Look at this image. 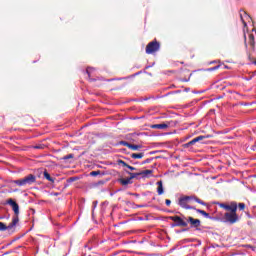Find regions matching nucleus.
<instances>
[{
	"instance_id": "10",
	"label": "nucleus",
	"mask_w": 256,
	"mask_h": 256,
	"mask_svg": "<svg viewBox=\"0 0 256 256\" xmlns=\"http://www.w3.org/2000/svg\"><path fill=\"white\" fill-rule=\"evenodd\" d=\"M118 183L122 185L123 187H127V185H133V180L131 178H119Z\"/></svg>"
},
{
	"instance_id": "38",
	"label": "nucleus",
	"mask_w": 256,
	"mask_h": 256,
	"mask_svg": "<svg viewBox=\"0 0 256 256\" xmlns=\"http://www.w3.org/2000/svg\"><path fill=\"white\" fill-rule=\"evenodd\" d=\"M254 75H256V71H254Z\"/></svg>"
},
{
	"instance_id": "19",
	"label": "nucleus",
	"mask_w": 256,
	"mask_h": 256,
	"mask_svg": "<svg viewBox=\"0 0 256 256\" xmlns=\"http://www.w3.org/2000/svg\"><path fill=\"white\" fill-rule=\"evenodd\" d=\"M142 145H137V144H130L128 149H131V151H139V149H142Z\"/></svg>"
},
{
	"instance_id": "4",
	"label": "nucleus",
	"mask_w": 256,
	"mask_h": 256,
	"mask_svg": "<svg viewBox=\"0 0 256 256\" xmlns=\"http://www.w3.org/2000/svg\"><path fill=\"white\" fill-rule=\"evenodd\" d=\"M170 221H173L172 227H187V217L183 214L181 216H169Z\"/></svg>"
},
{
	"instance_id": "6",
	"label": "nucleus",
	"mask_w": 256,
	"mask_h": 256,
	"mask_svg": "<svg viewBox=\"0 0 256 256\" xmlns=\"http://www.w3.org/2000/svg\"><path fill=\"white\" fill-rule=\"evenodd\" d=\"M224 221L226 223H230V225L237 223L239 221V216H237V211L226 212L224 214Z\"/></svg>"
},
{
	"instance_id": "32",
	"label": "nucleus",
	"mask_w": 256,
	"mask_h": 256,
	"mask_svg": "<svg viewBox=\"0 0 256 256\" xmlns=\"http://www.w3.org/2000/svg\"><path fill=\"white\" fill-rule=\"evenodd\" d=\"M165 204L167 205V207H169V206L171 205V200L166 199V200H165Z\"/></svg>"
},
{
	"instance_id": "25",
	"label": "nucleus",
	"mask_w": 256,
	"mask_h": 256,
	"mask_svg": "<svg viewBox=\"0 0 256 256\" xmlns=\"http://www.w3.org/2000/svg\"><path fill=\"white\" fill-rule=\"evenodd\" d=\"M73 157H75L73 154H68V155L64 156L62 159H63L64 161H67V160H69V159H73Z\"/></svg>"
},
{
	"instance_id": "31",
	"label": "nucleus",
	"mask_w": 256,
	"mask_h": 256,
	"mask_svg": "<svg viewBox=\"0 0 256 256\" xmlns=\"http://www.w3.org/2000/svg\"><path fill=\"white\" fill-rule=\"evenodd\" d=\"M244 45H245V47H246V49H247V34H245L244 33Z\"/></svg>"
},
{
	"instance_id": "33",
	"label": "nucleus",
	"mask_w": 256,
	"mask_h": 256,
	"mask_svg": "<svg viewBox=\"0 0 256 256\" xmlns=\"http://www.w3.org/2000/svg\"><path fill=\"white\" fill-rule=\"evenodd\" d=\"M144 163H149V159H146V160L144 161Z\"/></svg>"
},
{
	"instance_id": "24",
	"label": "nucleus",
	"mask_w": 256,
	"mask_h": 256,
	"mask_svg": "<svg viewBox=\"0 0 256 256\" xmlns=\"http://www.w3.org/2000/svg\"><path fill=\"white\" fill-rule=\"evenodd\" d=\"M119 145H123L124 147H128V149H129L131 143L122 140V141L119 142Z\"/></svg>"
},
{
	"instance_id": "29",
	"label": "nucleus",
	"mask_w": 256,
	"mask_h": 256,
	"mask_svg": "<svg viewBox=\"0 0 256 256\" xmlns=\"http://www.w3.org/2000/svg\"><path fill=\"white\" fill-rule=\"evenodd\" d=\"M127 169H130V171H137V168L131 166L128 164Z\"/></svg>"
},
{
	"instance_id": "12",
	"label": "nucleus",
	"mask_w": 256,
	"mask_h": 256,
	"mask_svg": "<svg viewBox=\"0 0 256 256\" xmlns=\"http://www.w3.org/2000/svg\"><path fill=\"white\" fill-rule=\"evenodd\" d=\"M151 129H169V123L151 125Z\"/></svg>"
},
{
	"instance_id": "26",
	"label": "nucleus",
	"mask_w": 256,
	"mask_h": 256,
	"mask_svg": "<svg viewBox=\"0 0 256 256\" xmlns=\"http://www.w3.org/2000/svg\"><path fill=\"white\" fill-rule=\"evenodd\" d=\"M238 209H239L240 211H244V210H245V203H239V204H238Z\"/></svg>"
},
{
	"instance_id": "9",
	"label": "nucleus",
	"mask_w": 256,
	"mask_h": 256,
	"mask_svg": "<svg viewBox=\"0 0 256 256\" xmlns=\"http://www.w3.org/2000/svg\"><path fill=\"white\" fill-rule=\"evenodd\" d=\"M221 209H225V211H230V213H235L237 211V203L232 202L230 205L220 204Z\"/></svg>"
},
{
	"instance_id": "2",
	"label": "nucleus",
	"mask_w": 256,
	"mask_h": 256,
	"mask_svg": "<svg viewBox=\"0 0 256 256\" xmlns=\"http://www.w3.org/2000/svg\"><path fill=\"white\" fill-rule=\"evenodd\" d=\"M7 203L10 205V207H12L15 215V217L12 219V223L9 224V228H11L15 227L19 223V204H17V202L11 198L7 200Z\"/></svg>"
},
{
	"instance_id": "5",
	"label": "nucleus",
	"mask_w": 256,
	"mask_h": 256,
	"mask_svg": "<svg viewBox=\"0 0 256 256\" xmlns=\"http://www.w3.org/2000/svg\"><path fill=\"white\" fill-rule=\"evenodd\" d=\"M161 49V43L154 39L153 41L149 42L146 46V53L147 55H153V53H157Z\"/></svg>"
},
{
	"instance_id": "16",
	"label": "nucleus",
	"mask_w": 256,
	"mask_h": 256,
	"mask_svg": "<svg viewBox=\"0 0 256 256\" xmlns=\"http://www.w3.org/2000/svg\"><path fill=\"white\" fill-rule=\"evenodd\" d=\"M193 211H196V213H200V215H203L204 217H206V219H211V216L205 210L195 208L193 209Z\"/></svg>"
},
{
	"instance_id": "1",
	"label": "nucleus",
	"mask_w": 256,
	"mask_h": 256,
	"mask_svg": "<svg viewBox=\"0 0 256 256\" xmlns=\"http://www.w3.org/2000/svg\"><path fill=\"white\" fill-rule=\"evenodd\" d=\"M191 201H195L196 203H199V205H203L204 207H207V203H205L203 200H201L197 196H182L178 199V205H180L182 209L193 210L195 209V206L189 205Z\"/></svg>"
},
{
	"instance_id": "8",
	"label": "nucleus",
	"mask_w": 256,
	"mask_h": 256,
	"mask_svg": "<svg viewBox=\"0 0 256 256\" xmlns=\"http://www.w3.org/2000/svg\"><path fill=\"white\" fill-rule=\"evenodd\" d=\"M187 225H191V227H194L197 229V227H201V220L195 219L191 216L186 217Z\"/></svg>"
},
{
	"instance_id": "7",
	"label": "nucleus",
	"mask_w": 256,
	"mask_h": 256,
	"mask_svg": "<svg viewBox=\"0 0 256 256\" xmlns=\"http://www.w3.org/2000/svg\"><path fill=\"white\" fill-rule=\"evenodd\" d=\"M211 135H206V136H198L191 141L187 142L184 144L185 149H188V147H191L192 145H195V143H199L200 141H203V139H209L211 138Z\"/></svg>"
},
{
	"instance_id": "15",
	"label": "nucleus",
	"mask_w": 256,
	"mask_h": 256,
	"mask_svg": "<svg viewBox=\"0 0 256 256\" xmlns=\"http://www.w3.org/2000/svg\"><path fill=\"white\" fill-rule=\"evenodd\" d=\"M126 173L129 176V179H131V181H133V179H139V177H141V174H139V172H129V171H126Z\"/></svg>"
},
{
	"instance_id": "21",
	"label": "nucleus",
	"mask_w": 256,
	"mask_h": 256,
	"mask_svg": "<svg viewBox=\"0 0 256 256\" xmlns=\"http://www.w3.org/2000/svg\"><path fill=\"white\" fill-rule=\"evenodd\" d=\"M7 229H13V227L9 228V225H5V223L0 222V231H7Z\"/></svg>"
},
{
	"instance_id": "34",
	"label": "nucleus",
	"mask_w": 256,
	"mask_h": 256,
	"mask_svg": "<svg viewBox=\"0 0 256 256\" xmlns=\"http://www.w3.org/2000/svg\"><path fill=\"white\" fill-rule=\"evenodd\" d=\"M86 73L88 74V76L90 75V74H89V70H86Z\"/></svg>"
},
{
	"instance_id": "27",
	"label": "nucleus",
	"mask_w": 256,
	"mask_h": 256,
	"mask_svg": "<svg viewBox=\"0 0 256 256\" xmlns=\"http://www.w3.org/2000/svg\"><path fill=\"white\" fill-rule=\"evenodd\" d=\"M219 67H221V65H217L215 67L208 68L207 71H217V69H219Z\"/></svg>"
},
{
	"instance_id": "22",
	"label": "nucleus",
	"mask_w": 256,
	"mask_h": 256,
	"mask_svg": "<svg viewBox=\"0 0 256 256\" xmlns=\"http://www.w3.org/2000/svg\"><path fill=\"white\" fill-rule=\"evenodd\" d=\"M118 165H122V167H129V164H127L125 161L119 159L117 160Z\"/></svg>"
},
{
	"instance_id": "13",
	"label": "nucleus",
	"mask_w": 256,
	"mask_h": 256,
	"mask_svg": "<svg viewBox=\"0 0 256 256\" xmlns=\"http://www.w3.org/2000/svg\"><path fill=\"white\" fill-rule=\"evenodd\" d=\"M253 53H255V51L247 50V57L250 60V62L256 65V58L255 56H253Z\"/></svg>"
},
{
	"instance_id": "20",
	"label": "nucleus",
	"mask_w": 256,
	"mask_h": 256,
	"mask_svg": "<svg viewBox=\"0 0 256 256\" xmlns=\"http://www.w3.org/2000/svg\"><path fill=\"white\" fill-rule=\"evenodd\" d=\"M44 178L47 179V181H50V183H55V179H53V177H51V174H49V172L44 171Z\"/></svg>"
},
{
	"instance_id": "36",
	"label": "nucleus",
	"mask_w": 256,
	"mask_h": 256,
	"mask_svg": "<svg viewBox=\"0 0 256 256\" xmlns=\"http://www.w3.org/2000/svg\"><path fill=\"white\" fill-rule=\"evenodd\" d=\"M176 93H181V91H180V90H178V91H176Z\"/></svg>"
},
{
	"instance_id": "11",
	"label": "nucleus",
	"mask_w": 256,
	"mask_h": 256,
	"mask_svg": "<svg viewBox=\"0 0 256 256\" xmlns=\"http://www.w3.org/2000/svg\"><path fill=\"white\" fill-rule=\"evenodd\" d=\"M248 45L250 46L248 50L255 51V35L249 34Z\"/></svg>"
},
{
	"instance_id": "37",
	"label": "nucleus",
	"mask_w": 256,
	"mask_h": 256,
	"mask_svg": "<svg viewBox=\"0 0 256 256\" xmlns=\"http://www.w3.org/2000/svg\"><path fill=\"white\" fill-rule=\"evenodd\" d=\"M244 15H247V12H244Z\"/></svg>"
},
{
	"instance_id": "23",
	"label": "nucleus",
	"mask_w": 256,
	"mask_h": 256,
	"mask_svg": "<svg viewBox=\"0 0 256 256\" xmlns=\"http://www.w3.org/2000/svg\"><path fill=\"white\" fill-rule=\"evenodd\" d=\"M97 175H101V171L100 170L90 172V176L91 177H97Z\"/></svg>"
},
{
	"instance_id": "30",
	"label": "nucleus",
	"mask_w": 256,
	"mask_h": 256,
	"mask_svg": "<svg viewBox=\"0 0 256 256\" xmlns=\"http://www.w3.org/2000/svg\"><path fill=\"white\" fill-rule=\"evenodd\" d=\"M240 19H241L244 27H247V22H245V20L243 19V15H240Z\"/></svg>"
},
{
	"instance_id": "28",
	"label": "nucleus",
	"mask_w": 256,
	"mask_h": 256,
	"mask_svg": "<svg viewBox=\"0 0 256 256\" xmlns=\"http://www.w3.org/2000/svg\"><path fill=\"white\" fill-rule=\"evenodd\" d=\"M34 149H45V145H43V144L36 145V146H34Z\"/></svg>"
},
{
	"instance_id": "17",
	"label": "nucleus",
	"mask_w": 256,
	"mask_h": 256,
	"mask_svg": "<svg viewBox=\"0 0 256 256\" xmlns=\"http://www.w3.org/2000/svg\"><path fill=\"white\" fill-rule=\"evenodd\" d=\"M130 157L132 159H143L145 157V153L141 152V153H132L130 155Z\"/></svg>"
},
{
	"instance_id": "14",
	"label": "nucleus",
	"mask_w": 256,
	"mask_h": 256,
	"mask_svg": "<svg viewBox=\"0 0 256 256\" xmlns=\"http://www.w3.org/2000/svg\"><path fill=\"white\" fill-rule=\"evenodd\" d=\"M153 174V170H143L139 172L140 177H142V179H145V177H149V175Z\"/></svg>"
},
{
	"instance_id": "35",
	"label": "nucleus",
	"mask_w": 256,
	"mask_h": 256,
	"mask_svg": "<svg viewBox=\"0 0 256 256\" xmlns=\"http://www.w3.org/2000/svg\"><path fill=\"white\" fill-rule=\"evenodd\" d=\"M71 181H75V178H70Z\"/></svg>"
},
{
	"instance_id": "18",
	"label": "nucleus",
	"mask_w": 256,
	"mask_h": 256,
	"mask_svg": "<svg viewBox=\"0 0 256 256\" xmlns=\"http://www.w3.org/2000/svg\"><path fill=\"white\" fill-rule=\"evenodd\" d=\"M157 185H158V188H157L158 195H163V193H164L163 182L162 181H158Z\"/></svg>"
},
{
	"instance_id": "3",
	"label": "nucleus",
	"mask_w": 256,
	"mask_h": 256,
	"mask_svg": "<svg viewBox=\"0 0 256 256\" xmlns=\"http://www.w3.org/2000/svg\"><path fill=\"white\" fill-rule=\"evenodd\" d=\"M37 181V178L33 174H29L28 176L19 179L14 180L13 183L17 185L18 187H25L26 185H33Z\"/></svg>"
}]
</instances>
